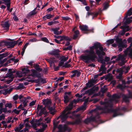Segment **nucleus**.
<instances>
[{"instance_id":"09e8293b","label":"nucleus","mask_w":132,"mask_h":132,"mask_svg":"<svg viewBox=\"0 0 132 132\" xmlns=\"http://www.w3.org/2000/svg\"><path fill=\"white\" fill-rule=\"evenodd\" d=\"M19 98V96L17 95H15L13 96V99L14 100H16L18 99Z\"/></svg>"},{"instance_id":"864d4df0","label":"nucleus","mask_w":132,"mask_h":132,"mask_svg":"<svg viewBox=\"0 0 132 132\" xmlns=\"http://www.w3.org/2000/svg\"><path fill=\"white\" fill-rule=\"evenodd\" d=\"M20 72H16V73L17 76L19 77H22V76L21 74L20 75Z\"/></svg>"},{"instance_id":"e2e57ef3","label":"nucleus","mask_w":132,"mask_h":132,"mask_svg":"<svg viewBox=\"0 0 132 132\" xmlns=\"http://www.w3.org/2000/svg\"><path fill=\"white\" fill-rule=\"evenodd\" d=\"M54 24L53 21H50L48 22V25L49 26H51Z\"/></svg>"},{"instance_id":"4468645a","label":"nucleus","mask_w":132,"mask_h":132,"mask_svg":"<svg viewBox=\"0 0 132 132\" xmlns=\"http://www.w3.org/2000/svg\"><path fill=\"white\" fill-rule=\"evenodd\" d=\"M71 92H66L65 93V95L64 96V102L65 103H68L69 100V97L70 96Z\"/></svg>"},{"instance_id":"a878e982","label":"nucleus","mask_w":132,"mask_h":132,"mask_svg":"<svg viewBox=\"0 0 132 132\" xmlns=\"http://www.w3.org/2000/svg\"><path fill=\"white\" fill-rule=\"evenodd\" d=\"M59 52V50H54L51 52V54L52 55H57Z\"/></svg>"},{"instance_id":"bf43d9fd","label":"nucleus","mask_w":132,"mask_h":132,"mask_svg":"<svg viewBox=\"0 0 132 132\" xmlns=\"http://www.w3.org/2000/svg\"><path fill=\"white\" fill-rule=\"evenodd\" d=\"M105 60H104V61H106V62H108L110 60V57H106L105 58Z\"/></svg>"},{"instance_id":"20e7f679","label":"nucleus","mask_w":132,"mask_h":132,"mask_svg":"<svg viewBox=\"0 0 132 132\" xmlns=\"http://www.w3.org/2000/svg\"><path fill=\"white\" fill-rule=\"evenodd\" d=\"M107 43L108 45L113 43L112 44V46L114 47L118 46L119 48V50L120 51H122V48H126L127 47L126 40H124L122 41V39L119 38L118 36L115 38L108 40L107 41Z\"/></svg>"},{"instance_id":"39448f33","label":"nucleus","mask_w":132,"mask_h":132,"mask_svg":"<svg viewBox=\"0 0 132 132\" xmlns=\"http://www.w3.org/2000/svg\"><path fill=\"white\" fill-rule=\"evenodd\" d=\"M127 55H128L129 57L132 58V48L130 46L124 52V54L122 55L119 54L118 55V57L116 59V61L120 60L121 61V62L119 64L120 65H123L126 62V61L125 60Z\"/></svg>"},{"instance_id":"6e6552de","label":"nucleus","mask_w":132,"mask_h":132,"mask_svg":"<svg viewBox=\"0 0 132 132\" xmlns=\"http://www.w3.org/2000/svg\"><path fill=\"white\" fill-rule=\"evenodd\" d=\"M37 110V112L38 113H39V115L40 116L43 114H46L47 113L45 109V108L43 107L42 105H38Z\"/></svg>"},{"instance_id":"37998d69","label":"nucleus","mask_w":132,"mask_h":132,"mask_svg":"<svg viewBox=\"0 0 132 132\" xmlns=\"http://www.w3.org/2000/svg\"><path fill=\"white\" fill-rule=\"evenodd\" d=\"M41 39L42 41L44 42H45L47 43L49 42V41L48 40L46 37L42 38Z\"/></svg>"},{"instance_id":"f8f14e48","label":"nucleus","mask_w":132,"mask_h":132,"mask_svg":"<svg viewBox=\"0 0 132 132\" xmlns=\"http://www.w3.org/2000/svg\"><path fill=\"white\" fill-rule=\"evenodd\" d=\"M130 69L129 67H127L126 68L125 67H122V68H120L118 69L117 70V72H119V75L120 76H121L123 72L125 70H126V72L125 73H126L128 72V70Z\"/></svg>"},{"instance_id":"473e14b6","label":"nucleus","mask_w":132,"mask_h":132,"mask_svg":"<svg viewBox=\"0 0 132 132\" xmlns=\"http://www.w3.org/2000/svg\"><path fill=\"white\" fill-rule=\"evenodd\" d=\"M131 22H132V18H131V17L127 19L125 22V24H129Z\"/></svg>"},{"instance_id":"6ab92c4d","label":"nucleus","mask_w":132,"mask_h":132,"mask_svg":"<svg viewBox=\"0 0 132 132\" xmlns=\"http://www.w3.org/2000/svg\"><path fill=\"white\" fill-rule=\"evenodd\" d=\"M132 98V95H131L130 93H129V95L128 96L124 95L123 100L126 103H128L129 102V98Z\"/></svg>"},{"instance_id":"a211bd4d","label":"nucleus","mask_w":132,"mask_h":132,"mask_svg":"<svg viewBox=\"0 0 132 132\" xmlns=\"http://www.w3.org/2000/svg\"><path fill=\"white\" fill-rule=\"evenodd\" d=\"M70 39L68 37L65 36H62L60 40V41H63L62 44H64L66 42L68 41H70Z\"/></svg>"},{"instance_id":"ddd939ff","label":"nucleus","mask_w":132,"mask_h":132,"mask_svg":"<svg viewBox=\"0 0 132 132\" xmlns=\"http://www.w3.org/2000/svg\"><path fill=\"white\" fill-rule=\"evenodd\" d=\"M42 120V119H39L37 121V122L36 123L37 125H41L42 126V129H40V130H41L42 131H44L45 128L47 127V125L45 123H38V122H40Z\"/></svg>"},{"instance_id":"f3484780","label":"nucleus","mask_w":132,"mask_h":132,"mask_svg":"<svg viewBox=\"0 0 132 132\" xmlns=\"http://www.w3.org/2000/svg\"><path fill=\"white\" fill-rule=\"evenodd\" d=\"M94 81L93 80H91L88 82L86 84V86L84 87L82 90H85L87 89L88 87L90 88L94 85Z\"/></svg>"},{"instance_id":"bb28decb","label":"nucleus","mask_w":132,"mask_h":132,"mask_svg":"<svg viewBox=\"0 0 132 132\" xmlns=\"http://www.w3.org/2000/svg\"><path fill=\"white\" fill-rule=\"evenodd\" d=\"M31 75L33 77L37 76L36 75L37 72L34 69H31Z\"/></svg>"},{"instance_id":"69168bd1","label":"nucleus","mask_w":132,"mask_h":132,"mask_svg":"<svg viewBox=\"0 0 132 132\" xmlns=\"http://www.w3.org/2000/svg\"><path fill=\"white\" fill-rule=\"evenodd\" d=\"M24 97L23 95H20L19 96L18 98H19L20 100H22Z\"/></svg>"},{"instance_id":"f03ea898","label":"nucleus","mask_w":132,"mask_h":132,"mask_svg":"<svg viewBox=\"0 0 132 132\" xmlns=\"http://www.w3.org/2000/svg\"><path fill=\"white\" fill-rule=\"evenodd\" d=\"M120 96L118 94H115L113 95L111 98V100L108 102H101V104L102 106H98L96 108L94 111L98 112L99 114L101 113H110L112 112L113 110L111 108L112 105V102L114 101L117 102L118 99Z\"/></svg>"},{"instance_id":"0e129e2a","label":"nucleus","mask_w":132,"mask_h":132,"mask_svg":"<svg viewBox=\"0 0 132 132\" xmlns=\"http://www.w3.org/2000/svg\"><path fill=\"white\" fill-rule=\"evenodd\" d=\"M40 81L42 82L43 83H45L46 82L45 80L41 78L40 79Z\"/></svg>"},{"instance_id":"c756f323","label":"nucleus","mask_w":132,"mask_h":132,"mask_svg":"<svg viewBox=\"0 0 132 132\" xmlns=\"http://www.w3.org/2000/svg\"><path fill=\"white\" fill-rule=\"evenodd\" d=\"M22 72L23 74H26L30 72V70L27 68H24L22 69Z\"/></svg>"},{"instance_id":"9b49d317","label":"nucleus","mask_w":132,"mask_h":132,"mask_svg":"<svg viewBox=\"0 0 132 132\" xmlns=\"http://www.w3.org/2000/svg\"><path fill=\"white\" fill-rule=\"evenodd\" d=\"M10 23L8 21H2L1 22V25L4 30H8L9 29Z\"/></svg>"},{"instance_id":"c03bdc74","label":"nucleus","mask_w":132,"mask_h":132,"mask_svg":"<svg viewBox=\"0 0 132 132\" xmlns=\"http://www.w3.org/2000/svg\"><path fill=\"white\" fill-rule=\"evenodd\" d=\"M20 111V110H18L17 109H15L13 110V112L16 114H18L19 113Z\"/></svg>"},{"instance_id":"58836bf2","label":"nucleus","mask_w":132,"mask_h":132,"mask_svg":"<svg viewBox=\"0 0 132 132\" xmlns=\"http://www.w3.org/2000/svg\"><path fill=\"white\" fill-rule=\"evenodd\" d=\"M107 90V88L105 87V86H104L103 88L101 89V91L103 93L105 92Z\"/></svg>"},{"instance_id":"c85d7f7f","label":"nucleus","mask_w":132,"mask_h":132,"mask_svg":"<svg viewBox=\"0 0 132 132\" xmlns=\"http://www.w3.org/2000/svg\"><path fill=\"white\" fill-rule=\"evenodd\" d=\"M74 33V34L73 35V39H76L78 36L79 34V32L78 30H77L75 31Z\"/></svg>"},{"instance_id":"603ef678","label":"nucleus","mask_w":132,"mask_h":132,"mask_svg":"<svg viewBox=\"0 0 132 132\" xmlns=\"http://www.w3.org/2000/svg\"><path fill=\"white\" fill-rule=\"evenodd\" d=\"M37 41V40L35 38L31 39L29 40V42H35Z\"/></svg>"},{"instance_id":"3c124183","label":"nucleus","mask_w":132,"mask_h":132,"mask_svg":"<svg viewBox=\"0 0 132 132\" xmlns=\"http://www.w3.org/2000/svg\"><path fill=\"white\" fill-rule=\"evenodd\" d=\"M6 59H4V60L2 61H1L0 62V64H1V66H2L3 65V64L4 62L6 60Z\"/></svg>"},{"instance_id":"412c9836","label":"nucleus","mask_w":132,"mask_h":132,"mask_svg":"<svg viewBox=\"0 0 132 132\" xmlns=\"http://www.w3.org/2000/svg\"><path fill=\"white\" fill-rule=\"evenodd\" d=\"M79 28L83 32L85 33V32L88 30V27L86 26H79Z\"/></svg>"},{"instance_id":"052dcab7","label":"nucleus","mask_w":132,"mask_h":132,"mask_svg":"<svg viewBox=\"0 0 132 132\" xmlns=\"http://www.w3.org/2000/svg\"><path fill=\"white\" fill-rule=\"evenodd\" d=\"M82 1H81L82 2V4L85 5H87V3L85 1V0H81Z\"/></svg>"},{"instance_id":"2eb2a0df","label":"nucleus","mask_w":132,"mask_h":132,"mask_svg":"<svg viewBox=\"0 0 132 132\" xmlns=\"http://www.w3.org/2000/svg\"><path fill=\"white\" fill-rule=\"evenodd\" d=\"M71 78H72L76 76L79 77L80 75V72L77 70L72 71L71 72Z\"/></svg>"},{"instance_id":"7c9ffc66","label":"nucleus","mask_w":132,"mask_h":132,"mask_svg":"<svg viewBox=\"0 0 132 132\" xmlns=\"http://www.w3.org/2000/svg\"><path fill=\"white\" fill-rule=\"evenodd\" d=\"M59 122V121H58L57 122H55V120H54L53 121V123L54 126V127L53 129V131H54L55 130V128H56L57 127V125L58 123Z\"/></svg>"},{"instance_id":"393cba45","label":"nucleus","mask_w":132,"mask_h":132,"mask_svg":"<svg viewBox=\"0 0 132 132\" xmlns=\"http://www.w3.org/2000/svg\"><path fill=\"white\" fill-rule=\"evenodd\" d=\"M20 101L23 104L24 106H26L27 103L28 102L27 100V98L26 97H24L22 100H21Z\"/></svg>"},{"instance_id":"f257e3e1","label":"nucleus","mask_w":132,"mask_h":132,"mask_svg":"<svg viewBox=\"0 0 132 132\" xmlns=\"http://www.w3.org/2000/svg\"><path fill=\"white\" fill-rule=\"evenodd\" d=\"M95 50L96 53L98 55V57L101 54L102 55H104L105 53L103 51H106L105 48H103L100 43L96 42L94 44V45L90 47L89 50H86L84 52L85 54L82 55L80 56L81 60L86 63H88L94 61L96 56L94 50Z\"/></svg>"},{"instance_id":"a19ab883","label":"nucleus","mask_w":132,"mask_h":132,"mask_svg":"<svg viewBox=\"0 0 132 132\" xmlns=\"http://www.w3.org/2000/svg\"><path fill=\"white\" fill-rule=\"evenodd\" d=\"M124 84L119 85L117 86V88H120L121 89H123L125 87H124Z\"/></svg>"},{"instance_id":"49530a36","label":"nucleus","mask_w":132,"mask_h":132,"mask_svg":"<svg viewBox=\"0 0 132 132\" xmlns=\"http://www.w3.org/2000/svg\"><path fill=\"white\" fill-rule=\"evenodd\" d=\"M5 115L4 114H2L0 116V120L4 119L5 118Z\"/></svg>"},{"instance_id":"5701e85b","label":"nucleus","mask_w":132,"mask_h":132,"mask_svg":"<svg viewBox=\"0 0 132 132\" xmlns=\"http://www.w3.org/2000/svg\"><path fill=\"white\" fill-rule=\"evenodd\" d=\"M8 48H12L14 47L15 45V43L13 42H8L7 43Z\"/></svg>"},{"instance_id":"0eeeda50","label":"nucleus","mask_w":132,"mask_h":132,"mask_svg":"<svg viewBox=\"0 0 132 132\" xmlns=\"http://www.w3.org/2000/svg\"><path fill=\"white\" fill-rule=\"evenodd\" d=\"M101 55L100 56V57H98V62H100L102 63V65H101V70L102 71V73H103V72H105V70L106 69V68L105 67V61L103 59V57L102 56H103L101 54Z\"/></svg>"},{"instance_id":"774afa93","label":"nucleus","mask_w":132,"mask_h":132,"mask_svg":"<svg viewBox=\"0 0 132 132\" xmlns=\"http://www.w3.org/2000/svg\"><path fill=\"white\" fill-rule=\"evenodd\" d=\"M67 47L68 50H71L72 49V46L71 45H70Z\"/></svg>"},{"instance_id":"7ed1b4c3","label":"nucleus","mask_w":132,"mask_h":132,"mask_svg":"<svg viewBox=\"0 0 132 132\" xmlns=\"http://www.w3.org/2000/svg\"><path fill=\"white\" fill-rule=\"evenodd\" d=\"M79 100V99L78 98L77 100H74L71 102L63 111L62 114L57 119L58 120L59 118H60L62 120V122H63L69 117H71V116L70 115L71 114L72 116H73L75 112H76L80 110H85V109L86 107L85 106H82L78 108L76 111L73 112L72 113L70 111L73 108L74 103L78 102Z\"/></svg>"},{"instance_id":"13d9d810","label":"nucleus","mask_w":132,"mask_h":132,"mask_svg":"<svg viewBox=\"0 0 132 132\" xmlns=\"http://www.w3.org/2000/svg\"><path fill=\"white\" fill-rule=\"evenodd\" d=\"M59 66L55 67V66H54V68L55 71H57L59 69Z\"/></svg>"},{"instance_id":"5fc2aeb1","label":"nucleus","mask_w":132,"mask_h":132,"mask_svg":"<svg viewBox=\"0 0 132 132\" xmlns=\"http://www.w3.org/2000/svg\"><path fill=\"white\" fill-rule=\"evenodd\" d=\"M12 91V89H5V91L6 93H7L11 92Z\"/></svg>"},{"instance_id":"dca6fc26","label":"nucleus","mask_w":132,"mask_h":132,"mask_svg":"<svg viewBox=\"0 0 132 132\" xmlns=\"http://www.w3.org/2000/svg\"><path fill=\"white\" fill-rule=\"evenodd\" d=\"M59 131L57 132H64L67 129L66 126L64 125L62 126L61 125H60L58 127Z\"/></svg>"},{"instance_id":"b1692460","label":"nucleus","mask_w":132,"mask_h":132,"mask_svg":"<svg viewBox=\"0 0 132 132\" xmlns=\"http://www.w3.org/2000/svg\"><path fill=\"white\" fill-rule=\"evenodd\" d=\"M60 28L59 27H56L55 28L51 29V30L53 31L54 34L58 35V33H59L58 30Z\"/></svg>"},{"instance_id":"c9c22d12","label":"nucleus","mask_w":132,"mask_h":132,"mask_svg":"<svg viewBox=\"0 0 132 132\" xmlns=\"http://www.w3.org/2000/svg\"><path fill=\"white\" fill-rule=\"evenodd\" d=\"M68 56L65 57L64 56H62L61 57V61H62L63 62L66 61L68 59Z\"/></svg>"},{"instance_id":"ea45409f","label":"nucleus","mask_w":132,"mask_h":132,"mask_svg":"<svg viewBox=\"0 0 132 132\" xmlns=\"http://www.w3.org/2000/svg\"><path fill=\"white\" fill-rule=\"evenodd\" d=\"M76 118H77V119L78 120H79V122H80L81 121V117H80V114H77L76 115Z\"/></svg>"},{"instance_id":"a18cd8bd","label":"nucleus","mask_w":132,"mask_h":132,"mask_svg":"<svg viewBox=\"0 0 132 132\" xmlns=\"http://www.w3.org/2000/svg\"><path fill=\"white\" fill-rule=\"evenodd\" d=\"M5 106L6 107H8L9 108H10L12 107V105L11 103H7L5 104Z\"/></svg>"},{"instance_id":"de8ad7c7","label":"nucleus","mask_w":132,"mask_h":132,"mask_svg":"<svg viewBox=\"0 0 132 132\" xmlns=\"http://www.w3.org/2000/svg\"><path fill=\"white\" fill-rule=\"evenodd\" d=\"M63 19L65 20H68L70 18L67 16H63L62 17Z\"/></svg>"},{"instance_id":"680f3d73","label":"nucleus","mask_w":132,"mask_h":132,"mask_svg":"<svg viewBox=\"0 0 132 132\" xmlns=\"http://www.w3.org/2000/svg\"><path fill=\"white\" fill-rule=\"evenodd\" d=\"M103 74V73H101L99 75H95L94 76V78L95 79L97 77H98L99 76H101Z\"/></svg>"},{"instance_id":"cd10ccee","label":"nucleus","mask_w":132,"mask_h":132,"mask_svg":"<svg viewBox=\"0 0 132 132\" xmlns=\"http://www.w3.org/2000/svg\"><path fill=\"white\" fill-rule=\"evenodd\" d=\"M36 9H35L33 11L30 12L28 14V15L29 16H30L32 15H34L36 13Z\"/></svg>"},{"instance_id":"338daca9","label":"nucleus","mask_w":132,"mask_h":132,"mask_svg":"<svg viewBox=\"0 0 132 132\" xmlns=\"http://www.w3.org/2000/svg\"><path fill=\"white\" fill-rule=\"evenodd\" d=\"M26 49V48H23L22 49V51L21 52V55L22 56H23L24 54V52L25 50Z\"/></svg>"},{"instance_id":"8fccbe9b","label":"nucleus","mask_w":132,"mask_h":132,"mask_svg":"<svg viewBox=\"0 0 132 132\" xmlns=\"http://www.w3.org/2000/svg\"><path fill=\"white\" fill-rule=\"evenodd\" d=\"M9 54V53H3L2 54L1 56L2 57H5L7 56Z\"/></svg>"},{"instance_id":"1a4fd4ad","label":"nucleus","mask_w":132,"mask_h":132,"mask_svg":"<svg viewBox=\"0 0 132 132\" xmlns=\"http://www.w3.org/2000/svg\"><path fill=\"white\" fill-rule=\"evenodd\" d=\"M9 73L7 76L5 77L6 78L9 77V78H11L10 79L7 80V83L8 84L10 83L12 81L13 78L14 77V76L13 74L15 73V70H13L12 71V70L11 69H9Z\"/></svg>"},{"instance_id":"4be33fe9","label":"nucleus","mask_w":132,"mask_h":132,"mask_svg":"<svg viewBox=\"0 0 132 132\" xmlns=\"http://www.w3.org/2000/svg\"><path fill=\"white\" fill-rule=\"evenodd\" d=\"M98 13H96L94 14H93V13L91 12H88L87 13L86 17L87 18H88L89 16L92 15L93 16L92 17V19H93L94 17L98 15Z\"/></svg>"},{"instance_id":"79ce46f5","label":"nucleus","mask_w":132,"mask_h":132,"mask_svg":"<svg viewBox=\"0 0 132 132\" xmlns=\"http://www.w3.org/2000/svg\"><path fill=\"white\" fill-rule=\"evenodd\" d=\"M36 102V101H33L30 103L29 105L30 106H32L35 104Z\"/></svg>"},{"instance_id":"2f4dec72","label":"nucleus","mask_w":132,"mask_h":132,"mask_svg":"<svg viewBox=\"0 0 132 132\" xmlns=\"http://www.w3.org/2000/svg\"><path fill=\"white\" fill-rule=\"evenodd\" d=\"M10 0H7L6 2H4L5 4L7 6V10H9L10 8Z\"/></svg>"},{"instance_id":"72a5a7b5","label":"nucleus","mask_w":132,"mask_h":132,"mask_svg":"<svg viewBox=\"0 0 132 132\" xmlns=\"http://www.w3.org/2000/svg\"><path fill=\"white\" fill-rule=\"evenodd\" d=\"M109 6L108 5V3L105 2L103 4V10H105L107 9L108 8V7Z\"/></svg>"},{"instance_id":"f704fd0d","label":"nucleus","mask_w":132,"mask_h":132,"mask_svg":"<svg viewBox=\"0 0 132 132\" xmlns=\"http://www.w3.org/2000/svg\"><path fill=\"white\" fill-rule=\"evenodd\" d=\"M132 14V12L131 11V8H130L128 11L127 13L126 14V16H130Z\"/></svg>"},{"instance_id":"9d476101","label":"nucleus","mask_w":132,"mask_h":132,"mask_svg":"<svg viewBox=\"0 0 132 132\" xmlns=\"http://www.w3.org/2000/svg\"><path fill=\"white\" fill-rule=\"evenodd\" d=\"M98 89V87H96L95 88H93L86 91L85 93L83 94H81L80 95L79 94V98H80L82 97L85 94H88L89 95H92L94 93L96 90H97Z\"/></svg>"},{"instance_id":"4d7b16f0","label":"nucleus","mask_w":132,"mask_h":132,"mask_svg":"<svg viewBox=\"0 0 132 132\" xmlns=\"http://www.w3.org/2000/svg\"><path fill=\"white\" fill-rule=\"evenodd\" d=\"M45 120L47 121V123H48L50 122L51 119L49 118H47L45 119Z\"/></svg>"},{"instance_id":"4c0bfd02","label":"nucleus","mask_w":132,"mask_h":132,"mask_svg":"<svg viewBox=\"0 0 132 132\" xmlns=\"http://www.w3.org/2000/svg\"><path fill=\"white\" fill-rule=\"evenodd\" d=\"M92 120L91 118H90L85 119L84 121V122L86 123L87 124Z\"/></svg>"},{"instance_id":"6e6d98bb","label":"nucleus","mask_w":132,"mask_h":132,"mask_svg":"<svg viewBox=\"0 0 132 132\" xmlns=\"http://www.w3.org/2000/svg\"><path fill=\"white\" fill-rule=\"evenodd\" d=\"M64 64V62L61 61L60 62L59 64V66H60L62 67H63L64 66H63V65Z\"/></svg>"},{"instance_id":"423d86ee","label":"nucleus","mask_w":132,"mask_h":132,"mask_svg":"<svg viewBox=\"0 0 132 132\" xmlns=\"http://www.w3.org/2000/svg\"><path fill=\"white\" fill-rule=\"evenodd\" d=\"M43 104L45 105V107H47L49 110L50 113L52 115L54 114L55 108L54 107H51V102L48 100H43Z\"/></svg>"},{"instance_id":"e433bc0d","label":"nucleus","mask_w":132,"mask_h":132,"mask_svg":"<svg viewBox=\"0 0 132 132\" xmlns=\"http://www.w3.org/2000/svg\"><path fill=\"white\" fill-rule=\"evenodd\" d=\"M24 125L23 124L21 123L19 125V128H18L16 129L15 130L16 131H18V130H20L22 129V128L23 127Z\"/></svg>"},{"instance_id":"aec40b11","label":"nucleus","mask_w":132,"mask_h":132,"mask_svg":"<svg viewBox=\"0 0 132 132\" xmlns=\"http://www.w3.org/2000/svg\"><path fill=\"white\" fill-rule=\"evenodd\" d=\"M53 16V15L50 14H48L46 15L43 17V19L44 21H45L47 19H49L52 18Z\"/></svg>"}]
</instances>
